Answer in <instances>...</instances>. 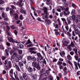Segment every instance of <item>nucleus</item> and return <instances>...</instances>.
Wrapping results in <instances>:
<instances>
[{
  "label": "nucleus",
  "mask_w": 80,
  "mask_h": 80,
  "mask_svg": "<svg viewBox=\"0 0 80 80\" xmlns=\"http://www.w3.org/2000/svg\"><path fill=\"white\" fill-rule=\"evenodd\" d=\"M72 27L73 29L74 30V31L72 32V35L75 37L76 35H78L80 34V31L78 29V28L75 26V24H73L72 25Z\"/></svg>",
  "instance_id": "1"
},
{
  "label": "nucleus",
  "mask_w": 80,
  "mask_h": 80,
  "mask_svg": "<svg viewBox=\"0 0 80 80\" xmlns=\"http://www.w3.org/2000/svg\"><path fill=\"white\" fill-rule=\"evenodd\" d=\"M18 55L17 54V53L16 52H14L13 53V55H12L11 56V58L10 59L11 60H12L13 58L15 60L16 62H18Z\"/></svg>",
  "instance_id": "2"
},
{
  "label": "nucleus",
  "mask_w": 80,
  "mask_h": 80,
  "mask_svg": "<svg viewBox=\"0 0 80 80\" xmlns=\"http://www.w3.org/2000/svg\"><path fill=\"white\" fill-rule=\"evenodd\" d=\"M69 8L68 7H67L66 9H65L64 11L63 12V14L65 16L66 15H68L70 13V11L68 10Z\"/></svg>",
  "instance_id": "3"
},
{
  "label": "nucleus",
  "mask_w": 80,
  "mask_h": 80,
  "mask_svg": "<svg viewBox=\"0 0 80 80\" xmlns=\"http://www.w3.org/2000/svg\"><path fill=\"white\" fill-rule=\"evenodd\" d=\"M2 16L3 18H4V20H5V21H7L8 19V17H7V14L5 12H2Z\"/></svg>",
  "instance_id": "4"
},
{
  "label": "nucleus",
  "mask_w": 80,
  "mask_h": 80,
  "mask_svg": "<svg viewBox=\"0 0 80 80\" xmlns=\"http://www.w3.org/2000/svg\"><path fill=\"white\" fill-rule=\"evenodd\" d=\"M75 21L76 23H78L80 22V16H78L76 18V19H75Z\"/></svg>",
  "instance_id": "5"
},
{
  "label": "nucleus",
  "mask_w": 80,
  "mask_h": 80,
  "mask_svg": "<svg viewBox=\"0 0 80 80\" xmlns=\"http://www.w3.org/2000/svg\"><path fill=\"white\" fill-rule=\"evenodd\" d=\"M59 8L57 10V11L58 12H62V10L60 9L61 8V9H62V11H63L64 10H65V8H64L63 7H62L61 6H59Z\"/></svg>",
  "instance_id": "6"
},
{
  "label": "nucleus",
  "mask_w": 80,
  "mask_h": 80,
  "mask_svg": "<svg viewBox=\"0 0 80 80\" xmlns=\"http://www.w3.org/2000/svg\"><path fill=\"white\" fill-rule=\"evenodd\" d=\"M23 0H21L19 2H18L17 3V5H19V7H22V6L23 5V3L22 4V2H25V1H23Z\"/></svg>",
  "instance_id": "7"
},
{
  "label": "nucleus",
  "mask_w": 80,
  "mask_h": 80,
  "mask_svg": "<svg viewBox=\"0 0 80 80\" xmlns=\"http://www.w3.org/2000/svg\"><path fill=\"white\" fill-rule=\"evenodd\" d=\"M20 12L22 14H26V10L23 9V8H22L20 9Z\"/></svg>",
  "instance_id": "8"
},
{
  "label": "nucleus",
  "mask_w": 80,
  "mask_h": 80,
  "mask_svg": "<svg viewBox=\"0 0 80 80\" xmlns=\"http://www.w3.org/2000/svg\"><path fill=\"white\" fill-rule=\"evenodd\" d=\"M37 56L39 57V59L40 60H42L43 59V57L42 56L40 53L38 52L37 53Z\"/></svg>",
  "instance_id": "9"
},
{
  "label": "nucleus",
  "mask_w": 80,
  "mask_h": 80,
  "mask_svg": "<svg viewBox=\"0 0 80 80\" xmlns=\"http://www.w3.org/2000/svg\"><path fill=\"white\" fill-rule=\"evenodd\" d=\"M68 40L67 39H66L64 40V41L62 42V44L64 46H65V45H67V44L68 43Z\"/></svg>",
  "instance_id": "10"
},
{
  "label": "nucleus",
  "mask_w": 80,
  "mask_h": 80,
  "mask_svg": "<svg viewBox=\"0 0 80 80\" xmlns=\"http://www.w3.org/2000/svg\"><path fill=\"white\" fill-rule=\"evenodd\" d=\"M27 71L29 73H32L33 71V69L31 67H29L27 68Z\"/></svg>",
  "instance_id": "11"
},
{
  "label": "nucleus",
  "mask_w": 80,
  "mask_h": 80,
  "mask_svg": "<svg viewBox=\"0 0 80 80\" xmlns=\"http://www.w3.org/2000/svg\"><path fill=\"white\" fill-rule=\"evenodd\" d=\"M17 47L19 48H23L24 46L23 44H20V43H18V44Z\"/></svg>",
  "instance_id": "12"
},
{
  "label": "nucleus",
  "mask_w": 80,
  "mask_h": 80,
  "mask_svg": "<svg viewBox=\"0 0 80 80\" xmlns=\"http://www.w3.org/2000/svg\"><path fill=\"white\" fill-rule=\"evenodd\" d=\"M33 48H30L29 49V52L32 53H34V54H35L37 53V52L33 51Z\"/></svg>",
  "instance_id": "13"
},
{
  "label": "nucleus",
  "mask_w": 80,
  "mask_h": 80,
  "mask_svg": "<svg viewBox=\"0 0 80 80\" xmlns=\"http://www.w3.org/2000/svg\"><path fill=\"white\" fill-rule=\"evenodd\" d=\"M7 38L9 42H14V40L12 38L8 37V36L7 37Z\"/></svg>",
  "instance_id": "14"
},
{
  "label": "nucleus",
  "mask_w": 80,
  "mask_h": 80,
  "mask_svg": "<svg viewBox=\"0 0 80 80\" xmlns=\"http://www.w3.org/2000/svg\"><path fill=\"white\" fill-rule=\"evenodd\" d=\"M10 14L11 16H12V15H14L16 13H15V11L13 9H12L10 11Z\"/></svg>",
  "instance_id": "15"
},
{
  "label": "nucleus",
  "mask_w": 80,
  "mask_h": 80,
  "mask_svg": "<svg viewBox=\"0 0 80 80\" xmlns=\"http://www.w3.org/2000/svg\"><path fill=\"white\" fill-rule=\"evenodd\" d=\"M54 31H55L56 32H55V34L56 35H60V32H58V31H59V32H61L60 30H58V29H54Z\"/></svg>",
  "instance_id": "16"
},
{
  "label": "nucleus",
  "mask_w": 80,
  "mask_h": 80,
  "mask_svg": "<svg viewBox=\"0 0 80 80\" xmlns=\"http://www.w3.org/2000/svg\"><path fill=\"white\" fill-rule=\"evenodd\" d=\"M32 9L34 11V13L35 16H37V13H35V12H36V10H35V9L32 6L31 7Z\"/></svg>",
  "instance_id": "17"
},
{
  "label": "nucleus",
  "mask_w": 80,
  "mask_h": 80,
  "mask_svg": "<svg viewBox=\"0 0 80 80\" xmlns=\"http://www.w3.org/2000/svg\"><path fill=\"white\" fill-rule=\"evenodd\" d=\"M13 15L14 16V19L15 20H18V14H14Z\"/></svg>",
  "instance_id": "18"
},
{
  "label": "nucleus",
  "mask_w": 80,
  "mask_h": 80,
  "mask_svg": "<svg viewBox=\"0 0 80 80\" xmlns=\"http://www.w3.org/2000/svg\"><path fill=\"white\" fill-rule=\"evenodd\" d=\"M18 61H16V62H19L20 60H21V59H22V58H23V56L21 55H18Z\"/></svg>",
  "instance_id": "19"
},
{
  "label": "nucleus",
  "mask_w": 80,
  "mask_h": 80,
  "mask_svg": "<svg viewBox=\"0 0 80 80\" xmlns=\"http://www.w3.org/2000/svg\"><path fill=\"white\" fill-rule=\"evenodd\" d=\"M67 58L69 60H71L72 59V57H71L70 54H68L67 56Z\"/></svg>",
  "instance_id": "20"
},
{
  "label": "nucleus",
  "mask_w": 80,
  "mask_h": 80,
  "mask_svg": "<svg viewBox=\"0 0 80 80\" xmlns=\"http://www.w3.org/2000/svg\"><path fill=\"white\" fill-rule=\"evenodd\" d=\"M43 10H44V12L45 13H47V8L46 7H44L43 8Z\"/></svg>",
  "instance_id": "21"
},
{
  "label": "nucleus",
  "mask_w": 80,
  "mask_h": 80,
  "mask_svg": "<svg viewBox=\"0 0 80 80\" xmlns=\"http://www.w3.org/2000/svg\"><path fill=\"white\" fill-rule=\"evenodd\" d=\"M37 64L36 62H32V67H35L36 66H37Z\"/></svg>",
  "instance_id": "22"
},
{
  "label": "nucleus",
  "mask_w": 80,
  "mask_h": 80,
  "mask_svg": "<svg viewBox=\"0 0 80 80\" xmlns=\"http://www.w3.org/2000/svg\"><path fill=\"white\" fill-rule=\"evenodd\" d=\"M74 63L76 67V70H78V66H77V63L76 62H74Z\"/></svg>",
  "instance_id": "23"
},
{
  "label": "nucleus",
  "mask_w": 80,
  "mask_h": 80,
  "mask_svg": "<svg viewBox=\"0 0 80 80\" xmlns=\"http://www.w3.org/2000/svg\"><path fill=\"white\" fill-rule=\"evenodd\" d=\"M12 67V64H9L8 67V66H6L5 68H6L7 70H8V68H10Z\"/></svg>",
  "instance_id": "24"
},
{
  "label": "nucleus",
  "mask_w": 80,
  "mask_h": 80,
  "mask_svg": "<svg viewBox=\"0 0 80 80\" xmlns=\"http://www.w3.org/2000/svg\"><path fill=\"white\" fill-rule=\"evenodd\" d=\"M18 64L19 67H23V63L21 62H19Z\"/></svg>",
  "instance_id": "25"
},
{
  "label": "nucleus",
  "mask_w": 80,
  "mask_h": 80,
  "mask_svg": "<svg viewBox=\"0 0 80 80\" xmlns=\"http://www.w3.org/2000/svg\"><path fill=\"white\" fill-rule=\"evenodd\" d=\"M73 51L75 52V53L76 54V55L78 56V53H77L78 50L77 49H75V48H73Z\"/></svg>",
  "instance_id": "26"
},
{
  "label": "nucleus",
  "mask_w": 80,
  "mask_h": 80,
  "mask_svg": "<svg viewBox=\"0 0 80 80\" xmlns=\"http://www.w3.org/2000/svg\"><path fill=\"white\" fill-rule=\"evenodd\" d=\"M33 78L34 80H37V75L36 74H34L33 76Z\"/></svg>",
  "instance_id": "27"
},
{
  "label": "nucleus",
  "mask_w": 80,
  "mask_h": 80,
  "mask_svg": "<svg viewBox=\"0 0 80 80\" xmlns=\"http://www.w3.org/2000/svg\"><path fill=\"white\" fill-rule=\"evenodd\" d=\"M27 59L28 60H31L32 59V57L28 56L27 57Z\"/></svg>",
  "instance_id": "28"
},
{
  "label": "nucleus",
  "mask_w": 80,
  "mask_h": 80,
  "mask_svg": "<svg viewBox=\"0 0 80 80\" xmlns=\"http://www.w3.org/2000/svg\"><path fill=\"white\" fill-rule=\"evenodd\" d=\"M14 74L15 78L17 80H19V79H18V76H17V75H16V74H15V72H14Z\"/></svg>",
  "instance_id": "29"
},
{
  "label": "nucleus",
  "mask_w": 80,
  "mask_h": 80,
  "mask_svg": "<svg viewBox=\"0 0 80 80\" xmlns=\"http://www.w3.org/2000/svg\"><path fill=\"white\" fill-rule=\"evenodd\" d=\"M9 73H10V76H12V75H11V74H13V70L12 69L9 71Z\"/></svg>",
  "instance_id": "30"
},
{
  "label": "nucleus",
  "mask_w": 80,
  "mask_h": 80,
  "mask_svg": "<svg viewBox=\"0 0 80 80\" xmlns=\"http://www.w3.org/2000/svg\"><path fill=\"white\" fill-rule=\"evenodd\" d=\"M45 22L48 23H51V21H50V20L49 19H45Z\"/></svg>",
  "instance_id": "31"
},
{
  "label": "nucleus",
  "mask_w": 80,
  "mask_h": 80,
  "mask_svg": "<svg viewBox=\"0 0 80 80\" xmlns=\"http://www.w3.org/2000/svg\"><path fill=\"white\" fill-rule=\"evenodd\" d=\"M69 45L71 47H73V48L74 47H75V44L73 43V42H71V43Z\"/></svg>",
  "instance_id": "32"
},
{
  "label": "nucleus",
  "mask_w": 80,
  "mask_h": 80,
  "mask_svg": "<svg viewBox=\"0 0 80 80\" xmlns=\"http://www.w3.org/2000/svg\"><path fill=\"white\" fill-rule=\"evenodd\" d=\"M68 62L69 64H70V65H71L72 68H73V64H72V63L70 61L68 60Z\"/></svg>",
  "instance_id": "33"
},
{
  "label": "nucleus",
  "mask_w": 80,
  "mask_h": 80,
  "mask_svg": "<svg viewBox=\"0 0 80 80\" xmlns=\"http://www.w3.org/2000/svg\"><path fill=\"white\" fill-rule=\"evenodd\" d=\"M30 43H32V42L30 40H28L25 43V45H28V44H30Z\"/></svg>",
  "instance_id": "34"
},
{
  "label": "nucleus",
  "mask_w": 80,
  "mask_h": 80,
  "mask_svg": "<svg viewBox=\"0 0 80 80\" xmlns=\"http://www.w3.org/2000/svg\"><path fill=\"white\" fill-rule=\"evenodd\" d=\"M15 67H16V68L17 70L18 71V72H20V68H19L18 66H17V65H16Z\"/></svg>",
  "instance_id": "35"
},
{
  "label": "nucleus",
  "mask_w": 80,
  "mask_h": 80,
  "mask_svg": "<svg viewBox=\"0 0 80 80\" xmlns=\"http://www.w3.org/2000/svg\"><path fill=\"white\" fill-rule=\"evenodd\" d=\"M36 68H37L38 70H40V66L38 64H37V65L36 67Z\"/></svg>",
  "instance_id": "36"
},
{
  "label": "nucleus",
  "mask_w": 80,
  "mask_h": 80,
  "mask_svg": "<svg viewBox=\"0 0 80 80\" xmlns=\"http://www.w3.org/2000/svg\"><path fill=\"white\" fill-rule=\"evenodd\" d=\"M5 53L6 55L8 56L9 55V54H8V49H6L5 51Z\"/></svg>",
  "instance_id": "37"
},
{
  "label": "nucleus",
  "mask_w": 80,
  "mask_h": 80,
  "mask_svg": "<svg viewBox=\"0 0 80 80\" xmlns=\"http://www.w3.org/2000/svg\"><path fill=\"white\" fill-rule=\"evenodd\" d=\"M62 62L61 61H59L57 62V65H59V66H60V65H62Z\"/></svg>",
  "instance_id": "38"
},
{
  "label": "nucleus",
  "mask_w": 80,
  "mask_h": 80,
  "mask_svg": "<svg viewBox=\"0 0 80 80\" xmlns=\"http://www.w3.org/2000/svg\"><path fill=\"white\" fill-rule=\"evenodd\" d=\"M67 48L69 50H70V51H72V48L71 47L70 45H69L67 47Z\"/></svg>",
  "instance_id": "39"
},
{
  "label": "nucleus",
  "mask_w": 80,
  "mask_h": 80,
  "mask_svg": "<svg viewBox=\"0 0 80 80\" xmlns=\"http://www.w3.org/2000/svg\"><path fill=\"white\" fill-rule=\"evenodd\" d=\"M47 2L49 5H52V1L51 0H47Z\"/></svg>",
  "instance_id": "40"
},
{
  "label": "nucleus",
  "mask_w": 80,
  "mask_h": 80,
  "mask_svg": "<svg viewBox=\"0 0 80 80\" xmlns=\"http://www.w3.org/2000/svg\"><path fill=\"white\" fill-rule=\"evenodd\" d=\"M48 77L50 80H53V77L52 76L49 75Z\"/></svg>",
  "instance_id": "41"
},
{
  "label": "nucleus",
  "mask_w": 80,
  "mask_h": 80,
  "mask_svg": "<svg viewBox=\"0 0 80 80\" xmlns=\"http://www.w3.org/2000/svg\"><path fill=\"white\" fill-rule=\"evenodd\" d=\"M32 60L33 62H35L37 60V59L35 57H32Z\"/></svg>",
  "instance_id": "42"
},
{
  "label": "nucleus",
  "mask_w": 80,
  "mask_h": 80,
  "mask_svg": "<svg viewBox=\"0 0 80 80\" xmlns=\"http://www.w3.org/2000/svg\"><path fill=\"white\" fill-rule=\"evenodd\" d=\"M65 34L67 35H68V36L69 37H70V36H71V34L69 32H67V31H66V33H65Z\"/></svg>",
  "instance_id": "43"
},
{
  "label": "nucleus",
  "mask_w": 80,
  "mask_h": 80,
  "mask_svg": "<svg viewBox=\"0 0 80 80\" xmlns=\"http://www.w3.org/2000/svg\"><path fill=\"white\" fill-rule=\"evenodd\" d=\"M11 8H12V9H14V10H16V9H17L16 7H15V6H14V5H11Z\"/></svg>",
  "instance_id": "44"
},
{
  "label": "nucleus",
  "mask_w": 80,
  "mask_h": 80,
  "mask_svg": "<svg viewBox=\"0 0 80 80\" xmlns=\"http://www.w3.org/2000/svg\"><path fill=\"white\" fill-rule=\"evenodd\" d=\"M22 62L24 64H26L27 63V61H26V60L25 59H22Z\"/></svg>",
  "instance_id": "45"
},
{
  "label": "nucleus",
  "mask_w": 80,
  "mask_h": 80,
  "mask_svg": "<svg viewBox=\"0 0 80 80\" xmlns=\"http://www.w3.org/2000/svg\"><path fill=\"white\" fill-rule=\"evenodd\" d=\"M0 49L1 50H3L4 49V47L2 45H0Z\"/></svg>",
  "instance_id": "46"
},
{
  "label": "nucleus",
  "mask_w": 80,
  "mask_h": 80,
  "mask_svg": "<svg viewBox=\"0 0 80 80\" xmlns=\"http://www.w3.org/2000/svg\"><path fill=\"white\" fill-rule=\"evenodd\" d=\"M72 18L73 21H75L76 19L75 16V15H73L72 17Z\"/></svg>",
  "instance_id": "47"
},
{
  "label": "nucleus",
  "mask_w": 80,
  "mask_h": 80,
  "mask_svg": "<svg viewBox=\"0 0 80 80\" xmlns=\"http://www.w3.org/2000/svg\"><path fill=\"white\" fill-rule=\"evenodd\" d=\"M75 13V10L72 9V12H71V14L72 15H73Z\"/></svg>",
  "instance_id": "48"
},
{
  "label": "nucleus",
  "mask_w": 80,
  "mask_h": 80,
  "mask_svg": "<svg viewBox=\"0 0 80 80\" xmlns=\"http://www.w3.org/2000/svg\"><path fill=\"white\" fill-rule=\"evenodd\" d=\"M67 19L68 20L67 21L68 23V24H70V23H71V19H68V18H67Z\"/></svg>",
  "instance_id": "49"
},
{
  "label": "nucleus",
  "mask_w": 80,
  "mask_h": 80,
  "mask_svg": "<svg viewBox=\"0 0 80 80\" xmlns=\"http://www.w3.org/2000/svg\"><path fill=\"white\" fill-rule=\"evenodd\" d=\"M49 17L50 18V19H52L53 18V16L52 14H50L49 15Z\"/></svg>",
  "instance_id": "50"
},
{
  "label": "nucleus",
  "mask_w": 80,
  "mask_h": 80,
  "mask_svg": "<svg viewBox=\"0 0 80 80\" xmlns=\"http://www.w3.org/2000/svg\"><path fill=\"white\" fill-rule=\"evenodd\" d=\"M40 65L42 67H43V66H44V63H43V62H40Z\"/></svg>",
  "instance_id": "51"
},
{
  "label": "nucleus",
  "mask_w": 80,
  "mask_h": 80,
  "mask_svg": "<svg viewBox=\"0 0 80 80\" xmlns=\"http://www.w3.org/2000/svg\"><path fill=\"white\" fill-rule=\"evenodd\" d=\"M14 33L15 34V35L16 36H17V33H18V31H17V30H15L14 31Z\"/></svg>",
  "instance_id": "52"
},
{
  "label": "nucleus",
  "mask_w": 80,
  "mask_h": 80,
  "mask_svg": "<svg viewBox=\"0 0 80 80\" xmlns=\"http://www.w3.org/2000/svg\"><path fill=\"white\" fill-rule=\"evenodd\" d=\"M64 60L63 58H60L59 59V61L60 62H63Z\"/></svg>",
  "instance_id": "53"
},
{
  "label": "nucleus",
  "mask_w": 80,
  "mask_h": 80,
  "mask_svg": "<svg viewBox=\"0 0 80 80\" xmlns=\"http://www.w3.org/2000/svg\"><path fill=\"white\" fill-rule=\"evenodd\" d=\"M57 21L59 23V25H61V22H60V20L59 19H58L57 20Z\"/></svg>",
  "instance_id": "54"
},
{
  "label": "nucleus",
  "mask_w": 80,
  "mask_h": 80,
  "mask_svg": "<svg viewBox=\"0 0 80 80\" xmlns=\"http://www.w3.org/2000/svg\"><path fill=\"white\" fill-rule=\"evenodd\" d=\"M4 2L3 1V0H0V4L2 5V4H3Z\"/></svg>",
  "instance_id": "55"
},
{
  "label": "nucleus",
  "mask_w": 80,
  "mask_h": 80,
  "mask_svg": "<svg viewBox=\"0 0 80 80\" xmlns=\"http://www.w3.org/2000/svg\"><path fill=\"white\" fill-rule=\"evenodd\" d=\"M43 62V63L44 64H45V65H46L47 64V61H46L45 59H43V62Z\"/></svg>",
  "instance_id": "56"
},
{
  "label": "nucleus",
  "mask_w": 80,
  "mask_h": 80,
  "mask_svg": "<svg viewBox=\"0 0 80 80\" xmlns=\"http://www.w3.org/2000/svg\"><path fill=\"white\" fill-rule=\"evenodd\" d=\"M69 53L71 55L73 56V55H74V52L71 51L69 52Z\"/></svg>",
  "instance_id": "57"
},
{
  "label": "nucleus",
  "mask_w": 80,
  "mask_h": 80,
  "mask_svg": "<svg viewBox=\"0 0 80 80\" xmlns=\"http://www.w3.org/2000/svg\"><path fill=\"white\" fill-rule=\"evenodd\" d=\"M6 73H7V72L5 70H3L2 71V74L3 75H4L5 74H6Z\"/></svg>",
  "instance_id": "58"
},
{
  "label": "nucleus",
  "mask_w": 80,
  "mask_h": 80,
  "mask_svg": "<svg viewBox=\"0 0 80 80\" xmlns=\"http://www.w3.org/2000/svg\"><path fill=\"white\" fill-rule=\"evenodd\" d=\"M52 13L54 15L55 13V9H53L52 10Z\"/></svg>",
  "instance_id": "59"
},
{
  "label": "nucleus",
  "mask_w": 80,
  "mask_h": 80,
  "mask_svg": "<svg viewBox=\"0 0 80 80\" xmlns=\"http://www.w3.org/2000/svg\"><path fill=\"white\" fill-rule=\"evenodd\" d=\"M1 58L2 60H5L6 59V57L5 56H2L1 57Z\"/></svg>",
  "instance_id": "60"
},
{
  "label": "nucleus",
  "mask_w": 80,
  "mask_h": 80,
  "mask_svg": "<svg viewBox=\"0 0 80 80\" xmlns=\"http://www.w3.org/2000/svg\"><path fill=\"white\" fill-rule=\"evenodd\" d=\"M65 28L67 31H68V29H69V28L68 27V26H65Z\"/></svg>",
  "instance_id": "61"
},
{
  "label": "nucleus",
  "mask_w": 80,
  "mask_h": 80,
  "mask_svg": "<svg viewBox=\"0 0 80 80\" xmlns=\"http://www.w3.org/2000/svg\"><path fill=\"white\" fill-rule=\"evenodd\" d=\"M59 67L60 70H61V69H63V67L62 65H60Z\"/></svg>",
  "instance_id": "62"
},
{
  "label": "nucleus",
  "mask_w": 80,
  "mask_h": 80,
  "mask_svg": "<svg viewBox=\"0 0 80 80\" xmlns=\"http://www.w3.org/2000/svg\"><path fill=\"white\" fill-rule=\"evenodd\" d=\"M18 53L19 54H22V50H19Z\"/></svg>",
  "instance_id": "63"
},
{
  "label": "nucleus",
  "mask_w": 80,
  "mask_h": 80,
  "mask_svg": "<svg viewBox=\"0 0 80 80\" xmlns=\"http://www.w3.org/2000/svg\"><path fill=\"white\" fill-rule=\"evenodd\" d=\"M10 77L12 78V79H10V80H16L15 79L13 78L12 76H10Z\"/></svg>",
  "instance_id": "64"
}]
</instances>
